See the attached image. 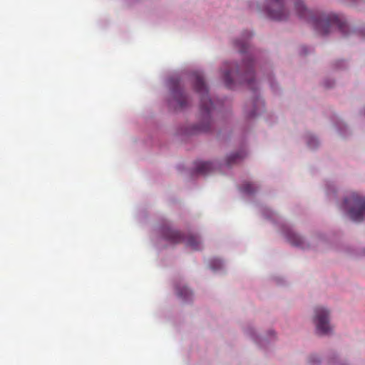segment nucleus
<instances>
[{
  "label": "nucleus",
  "instance_id": "39448f33",
  "mask_svg": "<svg viewBox=\"0 0 365 365\" xmlns=\"http://www.w3.org/2000/svg\"><path fill=\"white\" fill-rule=\"evenodd\" d=\"M169 85L171 91L172 100L169 103L172 105L173 102L180 108L185 107L187 104V97L185 95L183 90L181 87L180 81L178 78L173 77L169 80Z\"/></svg>",
  "mask_w": 365,
  "mask_h": 365
},
{
  "label": "nucleus",
  "instance_id": "2eb2a0df",
  "mask_svg": "<svg viewBox=\"0 0 365 365\" xmlns=\"http://www.w3.org/2000/svg\"><path fill=\"white\" fill-rule=\"evenodd\" d=\"M257 189V187L252 182H245L241 187V190L247 194H252Z\"/></svg>",
  "mask_w": 365,
  "mask_h": 365
},
{
  "label": "nucleus",
  "instance_id": "9b49d317",
  "mask_svg": "<svg viewBox=\"0 0 365 365\" xmlns=\"http://www.w3.org/2000/svg\"><path fill=\"white\" fill-rule=\"evenodd\" d=\"M246 155L245 150H240V152L231 154L227 158V164L231 165L232 164L236 163L242 160Z\"/></svg>",
  "mask_w": 365,
  "mask_h": 365
},
{
  "label": "nucleus",
  "instance_id": "f3484780",
  "mask_svg": "<svg viewBox=\"0 0 365 365\" xmlns=\"http://www.w3.org/2000/svg\"><path fill=\"white\" fill-rule=\"evenodd\" d=\"M308 145L310 148H314L316 145H317V140L314 137L310 138L308 141Z\"/></svg>",
  "mask_w": 365,
  "mask_h": 365
},
{
  "label": "nucleus",
  "instance_id": "f257e3e1",
  "mask_svg": "<svg viewBox=\"0 0 365 365\" xmlns=\"http://www.w3.org/2000/svg\"><path fill=\"white\" fill-rule=\"evenodd\" d=\"M266 11L273 20L284 21L290 15L289 6L294 4V10L299 18H307L311 11L307 9L302 0H266Z\"/></svg>",
  "mask_w": 365,
  "mask_h": 365
},
{
  "label": "nucleus",
  "instance_id": "a211bd4d",
  "mask_svg": "<svg viewBox=\"0 0 365 365\" xmlns=\"http://www.w3.org/2000/svg\"><path fill=\"white\" fill-rule=\"evenodd\" d=\"M257 114V111L256 110V108H255V110H253L249 115L250 117H253Z\"/></svg>",
  "mask_w": 365,
  "mask_h": 365
},
{
  "label": "nucleus",
  "instance_id": "6ab92c4d",
  "mask_svg": "<svg viewBox=\"0 0 365 365\" xmlns=\"http://www.w3.org/2000/svg\"><path fill=\"white\" fill-rule=\"evenodd\" d=\"M235 73L237 76H240V70L238 68L236 69Z\"/></svg>",
  "mask_w": 365,
  "mask_h": 365
},
{
  "label": "nucleus",
  "instance_id": "4468645a",
  "mask_svg": "<svg viewBox=\"0 0 365 365\" xmlns=\"http://www.w3.org/2000/svg\"><path fill=\"white\" fill-rule=\"evenodd\" d=\"M232 73V67L230 66H227V69L224 72L223 78L225 86L229 88H232L234 87V83L231 77Z\"/></svg>",
  "mask_w": 365,
  "mask_h": 365
},
{
  "label": "nucleus",
  "instance_id": "ddd939ff",
  "mask_svg": "<svg viewBox=\"0 0 365 365\" xmlns=\"http://www.w3.org/2000/svg\"><path fill=\"white\" fill-rule=\"evenodd\" d=\"M287 240L293 245L295 246H301L302 243V240L300 236L297 234L293 232L292 231H289L287 234Z\"/></svg>",
  "mask_w": 365,
  "mask_h": 365
},
{
  "label": "nucleus",
  "instance_id": "423d86ee",
  "mask_svg": "<svg viewBox=\"0 0 365 365\" xmlns=\"http://www.w3.org/2000/svg\"><path fill=\"white\" fill-rule=\"evenodd\" d=\"M314 322L316 325L317 332L320 335L328 334L331 331L329 324V312L323 307H318L314 310Z\"/></svg>",
  "mask_w": 365,
  "mask_h": 365
},
{
  "label": "nucleus",
  "instance_id": "412c9836",
  "mask_svg": "<svg viewBox=\"0 0 365 365\" xmlns=\"http://www.w3.org/2000/svg\"><path fill=\"white\" fill-rule=\"evenodd\" d=\"M256 103L260 104L262 103V102L259 99H257Z\"/></svg>",
  "mask_w": 365,
  "mask_h": 365
},
{
  "label": "nucleus",
  "instance_id": "f8f14e48",
  "mask_svg": "<svg viewBox=\"0 0 365 365\" xmlns=\"http://www.w3.org/2000/svg\"><path fill=\"white\" fill-rule=\"evenodd\" d=\"M177 295L182 300L187 301L191 299L192 292L186 287H177Z\"/></svg>",
  "mask_w": 365,
  "mask_h": 365
},
{
  "label": "nucleus",
  "instance_id": "7ed1b4c3",
  "mask_svg": "<svg viewBox=\"0 0 365 365\" xmlns=\"http://www.w3.org/2000/svg\"><path fill=\"white\" fill-rule=\"evenodd\" d=\"M311 21L314 27L322 35L328 34L333 26H336L341 32H345L346 23L335 14H322L319 17L311 16Z\"/></svg>",
  "mask_w": 365,
  "mask_h": 365
},
{
  "label": "nucleus",
  "instance_id": "f03ea898",
  "mask_svg": "<svg viewBox=\"0 0 365 365\" xmlns=\"http://www.w3.org/2000/svg\"><path fill=\"white\" fill-rule=\"evenodd\" d=\"M192 77L195 90L200 96V113L207 120V124L199 127L197 130L202 132H207L210 130V120L209 117L210 111L213 108V103L208 95L207 87L205 83L202 74L196 72L192 75Z\"/></svg>",
  "mask_w": 365,
  "mask_h": 365
},
{
  "label": "nucleus",
  "instance_id": "9d476101",
  "mask_svg": "<svg viewBox=\"0 0 365 365\" xmlns=\"http://www.w3.org/2000/svg\"><path fill=\"white\" fill-rule=\"evenodd\" d=\"M186 245L194 250H200L202 247L199 236L190 234L186 238Z\"/></svg>",
  "mask_w": 365,
  "mask_h": 365
},
{
  "label": "nucleus",
  "instance_id": "1a4fd4ad",
  "mask_svg": "<svg viewBox=\"0 0 365 365\" xmlns=\"http://www.w3.org/2000/svg\"><path fill=\"white\" fill-rule=\"evenodd\" d=\"M213 164L210 162L200 161L195 165V172L199 174L205 175L213 170Z\"/></svg>",
  "mask_w": 365,
  "mask_h": 365
},
{
  "label": "nucleus",
  "instance_id": "dca6fc26",
  "mask_svg": "<svg viewBox=\"0 0 365 365\" xmlns=\"http://www.w3.org/2000/svg\"><path fill=\"white\" fill-rule=\"evenodd\" d=\"M235 45H236L237 47L239 48L240 52L245 53V52L247 51V46H248L247 42L240 41V40H237L235 41Z\"/></svg>",
  "mask_w": 365,
  "mask_h": 365
},
{
  "label": "nucleus",
  "instance_id": "aec40b11",
  "mask_svg": "<svg viewBox=\"0 0 365 365\" xmlns=\"http://www.w3.org/2000/svg\"><path fill=\"white\" fill-rule=\"evenodd\" d=\"M309 362H310L311 364H314V359H313V357L310 358V359H309Z\"/></svg>",
  "mask_w": 365,
  "mask_h": 365
},
{
  "label": "nucleus",
  "instance_id": "0eeeda50",
  "mask_svg": "<svg viewBox=\"0 0 365 365\" xmlns=\"http://www.w3.org/2000/svg\"><path fill=\"white\" fill-rule=\"evenodd\" d=\"M162 234L164 239L172 244L182 242L185 239L180 232L170 227H165L162 230Z\"/></svg>",
  "mask_w": 365,
  "mask_h": 365
},
{
  "label": "nucleus",
  "instance_id": "20e7f679",
  "mask_svg": "<svg viewBox=\"0 0 365 365\" xmlns=\"http://www.w3.org/2000/svg\"><path fill=\"white\" fill-rule=\"evenodd\" d=\"M344 208L354 222H361L365 217V197L352 192L344 200Z\"/></svg>",
  "mask_w": 365,
  "mask_h": 365
},
{
  "label": "nucleus",
  "instance_id": "6e6552de",
  "mask_svg": "<svg viewBox=\"0 0 365 365\" xmlns=\"http://www.w3.org/2000/svg\"><path fill=\"white\" fill-rule=\"evenodd\" d=\"M243 78L251 89H254L252 80L254 79V70L252 60L248 58L243 61Z\"/></svg>",
  "mask_w": 365,
  "mask_h": 365
}]
</instances>
